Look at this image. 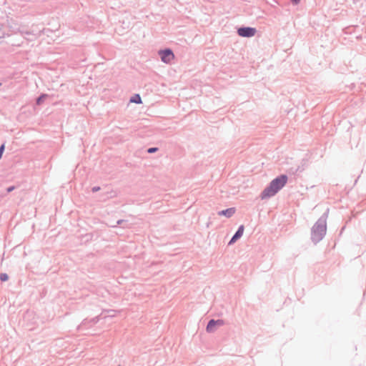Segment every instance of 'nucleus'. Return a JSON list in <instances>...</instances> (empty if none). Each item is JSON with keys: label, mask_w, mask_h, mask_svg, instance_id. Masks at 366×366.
Segmentation results:
<instances>
[{"label": "nucleus", "mask_w": 366, "mask_h": 366, "mask_svg": "<svg viewBox=\"0 0 366 366\" xmlns=\"http://www.w3.org/2000/svg\"><path fill=\"white\" fill-rule=\"evenodd\" d=\"M0 280L2 281H6L8 280V276L6 274H1L0 275Z\"/></svg>", "instance_id": "nucleus-9"}, {"label": "nucleus", "mask_w": 366, "mask_h": 366, "mask_svg": "<svg viewBox=\"0 0 366 366\" xmlns=\"http://www.w3.org/2000/svg\"><path fill=\"white\" fill-rule=\"evenodd\" d=\"M159 55L161 56L162 61L167 64L171 62L174 58V55L170 49L160 51Z\"/></svg>", "instance_id": "nucleus-3"}, {"label": "nucleus", "mask_w": 366, "mask_h": 366, "mask_svg": "<svg viewBox=\"0 0 366 366\" xmlns=\"http://www.w3.org/2000/svg\"><path fill=\"white\" fill-rule=\"evenodd\" d=\"M295 4H297L300 0H292Z\"/></svg>", "instance_id": "nucleus-15"}, {"label": "nucleus", "mask_w": 366, "mask_h": 366, "mask_svg": "<svg viewBox=\"0 0 366 366\" xmlns=\"http://www.w3.org/2000/svg\"><path fill=\"white\" fill-rule=\"evenodd\" d=\"M157 150V148H155V147H152V148H149L148 149V152L149 153H152V152H154Z\"/></svg>", "instance_id": "nucleus-10"}, {"label": "nucleus", "mask_w": 366, "mask_h": 366, "mask_svg": "<svg viewBox=\"0 0 366 366\" xmlns=\"http://www.w3.org/2000/svg\"><path fill=\"white\" fill-rule=\"evenodd\" d=\"M4 150V145H1L0 147V158H1Z\"/></svg>", "instance_id": "nucleus-11"}, {"label": "nucleus", "mask_w": 366, "mask_h": 366, "mask_svg": "<svg viewBox=\"0 0 366 366\" xmlns=\"http://www.w3.org/2000/svg\"><path fill=\"white\" fill-rule=\"evenodd\" d=\"M324 229H325L324 227H323V226H321V227H320V230H321L322 232H323V231H324Z\"/></svg>", "instance_id": "nucleus-16"}, {"label": "nucleus", "mask_w": 366, "mask_h": 366, "mask_svg": "<svg viewBox=\"0 0 366 366\" xmlns=\"http://www.w3.org/2000/svg\"><path fill=\"white\" fill-rule=\"evenodd\" d=\"M97 190H99V188H94L93 189V191H97Z\"/></svg>", "instance_id": "nucleus-17"}, {"label": "nucleus", "mask_w": 366, "mask_h": 366, "mask_svg": "<svg viewBox=\"0 0 366 366\" xmlns=\"http://www.w3.org/2000/svg\"><path fill=\"white\" fill-rule=\"evenodd\" d=\"M224 324V320H211L207 326V331L208 332H212L216 330V327H221Z\"/></svg>", "instance_id": "nucleus-4"}, {"label": "nucleus", "mask_w": 366, "mask_h": 366, "mask_svg": "<svg viewBox=\"0 0 366 366\" xmlns=\"http://www.w3.org/2000/svg\"><path fill=\"white\" fill-rule=\"evenodd\" d=\"M235 212L234 208H229L225 210H222L219 212L220 215H225L227 217H231L232 216Z\"/></svg>", "instance_id": "nucleus-6"}, {"label": "nucleus", "mask_w": 366, "mask_h": 366, "mask_svg": "<svg viewBox=\"0 0 366 366\" xmlns=\"http://www.w3.org/2000/svg\"><path fill=\"white\" fill-rule=\"evenodd\" d=\"M320 226H315L314 228H313V232H315L316 230H317L319 229Z\"/></svg>", "instance_id": "nucleus-14"}, {"label": "nucleus", "mask_w": 366, "mask_h": 366, "mask_svg": "<svg viewBox=\"0 0 366 366\" xmlns=\"http://www.w3.org/2000/svg\"><path fill=\"white\" fill-rule=\"evenodd\" d=\"M244 227L243 225H241L237 232L235 233V234L233 236V237L232 238L231 241H230V243L232 242H235L237 239H239V237H242V235L243 234V232H244Z\"/></svg>", "instance_id": "nucleus-5"}, {"label": "nucleus", "mask_w": 366, "mask_h": 366, "mask_svg": "<svg viewBox=\"0 0 366 366\" xmlns=\"http://www.w3.org/2000/svg\"><path fill=\"white\" fill-rule=\"evenodd\" d=\"M47 97L46 94H43L41 95V97H39L38 99H37V101H36V103L37 104H41L45 99V98Z\"/></svg>", "instance_id": "nucleus-8"}, {"label": "nucleus", "mask_w": 366, "mask_h": 366, "mask_svg": "<svg viewBox=\"0 0 366 366\" xmlns=\"http://www.w3.org/2000/svg\"><path fill=\"white\" fill-rule=\"evenodd\" d=\"M4 31H3L2 27H1V26H0V39H1V37H4Z\"/></svg>", "instance_id": "nucleus-12"}, {"label": "nucleus", "mask_w": 366, "mask_h": 366, "mask_svg": "<svg viewBox=\"0 0 366 366\" xmlns=\"http://www.w3.org/2000/svg\"><path fill=\"white\" fill-rule=\"evenodd\" d=\"M287 181L286 175H281L273 179L269 186L267 187L262 193V198L265 199L274 196L280 189H282Z\"/></svg>", "instance_id": "nucleus-1"}, {"label": "nucleus", "mask_w": 366, "mask_h": 366, "mask_svg": "<svg viewBox=\"0 0 366 366\" xmlns=\"http://www.w3.org/2000/svg\"><path fill=\"white\" fill-rule=\"evenodd\" d=\"M130 102L133 103L140 104L142 103L141 97L139 94H135L134 97H132Z\"/></svg>", "instance_id": "nucleus-7"}, {"label": "nucleus", "mask_w": 366, "mask_h": 366, "mask_svg": "<svg viewBox=\"0 0 366 366\" xmlns=\"http://www.w3.org/2000/svg\"><path fill=\"white\" fill-rule=\"evenodd\" d=\"M237 33L240 36L251 37L256 34V29L251 27H242L238 29Z\"/></svg>", "instance_id": "nucleus-2"}, {"label": "nucleus", "mask_w": 366, "mask_h": 366, "mask_svg": "<svg viewBox=\"0 0 366 366\" xmlns=\"http://www.w3.org/2000/svg\"><path fill=\"white\" fill-rule=\"evenodd\" d=\"M14 189V187H10L7 189V192H10Z\"/></svg>", "instance_id": "nucleus-13"}]
</instances>
